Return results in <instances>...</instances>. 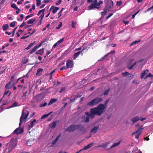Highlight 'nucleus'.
I'll list each match as a JSON object with an SVG mask.
<instances>
[{
  "label": "nucleus",
  "instance_id": "obj_1",
  "mask_svg": "<svg viewBox=\"0 0 153 153\" xmlns=\"http://www.w3.org/2000/svg\"><path fill=\"white\" fill-rule=\"evenodd\" d=\"M105 108V105L102 104H100L97 107L91 109L90 113L86 112L85 114L92 119L94 118V114H97L98 115H101Z\"/></svg>",
  "mask_w": 153,
  "mask_h": 153
},
{
  "label": "nucleus",
  "instance_id": "obj_2",
  "mask_svg": "<svg viewBox=\"0 0 153 153\" xmlns=\"http://www.w3.org/2000/svg\"><path fill=\"white\" fill-rule=\"evenodd\" d=\"M29 114V111L27 108H24L22 112V114L20 118L19 126H20L22 125V122L23 121L25 122L26 121V119Z\"/></svg>",
  "mask_w": 153,
  "mask_h": 153
},
{
  "label": "nucleus",
  "instance_id": "obj_3",
  "mask_svg": "<svg viewBox=\"0 0 153 153\" xmlns=\"http://www.w3.org/2000/svg\"><path fill=\"white\" fill-rule=\"evenodd\" d=\"M105 3L106 4L105 8L104 11L101 13V15L102 16H104L108 11H110L111 8L114 5L113 2L111 0H106Z\"/></svg>",
  "mask_w": 153,
  "mask_h": 153
},
{
  "label": "nucleus",
  "instance_id": "obj_4",
  "mask_svg": "<svg viewBox=\"0 0 153 153\" xmlns=\"http://www.w3.org/2000/svg\"><path fill=\"white\" fill-rule=\"evenodd\" d=\"M102 3V1H100L98 3H97V0H94L93 1L92 4L88 6V10H90L95 8L98 9L100 7V5Z\"/></svg>",
  "mask_w": 153,
  "mask_h": 153
},
{
  "label": "nucleus",
  "instance_id": "obj_5",
  "mask_svg": "<svg viewBox=\"0 0 153 153\" xmlns=\"http://www.w3.org/2000/svg\"><path fill=\"white\" fill-rule=\"evenodd\" d=\"M102 100L101 98L99 97H97L92 100L91 101L89 102L87 105L88 106H94L97 104Z\"/></svg>",
  "mask_w": 153,
  "mask_h": 153
},
{
  "label": "nucleus",
  "instance_id": "obj_6",
  "mask_svg": "<svg viewBox=\"0 0 153 153\" xmlns=\"http://www.w3.org/2000/svg\"><path fill=\"white\" fill-rule=\"evenodd\" d=\"M17 139H12L11 140L8 148L9 152L15 148L17 144Z\"/></svg>",
  "mask_w": 153,
  "mask_h": 153
},
{
  "label": "nucleus",
  "instance_id": "obj_7",
  "mask_svg": "<svg viewBox=\"0 0 153 153\" xmlns=\"http://www.w3.org/2000/svg\"><path fill=\"white\" fill-rule=\"evenodd\" d=\"M139 128L138 130L136 132H134L133 134V136L136 138H137L141 134V131L142 128L140 127V126H139Z\"/></svg>",
  "mask_w": 153,
  "mask_h": 153
},
{
  "label": "nucleus",
  "instance_id": "obj_8",
  "mask_svg": "<svg viewBox=\"0 0 153 153\" xmlns=\"http://www.w3.org/2000/svg\"><path fill=\"white\" fill-rule=\"evenodd\" d=\"M77 125H71L67 128L66 131L68 132H72L77 129Z\"/></svg>",
  "mask_w": 153,
  "mask_h": 153
},
{
  "label": "nucleus",
  "instance_id": "obj_9",
  "mask_svg": "<svg viewBox=\"0 0 153 153\" xmlns=\"http://www.w3.org/2000/svg\"><path fill=\"white\" fill-rule=\"evenodd\" d=\"M77 129H78L80 133L82 134L84 133L86 131V129L82 125H77Z\"/></svg>",
  "mask_w": 153,
  "mask_h": 153
},
{
  "label": "nucleus",
  "instance_id": "obj_10",
  "mask_svg": "<svg viewBox=\"0 0 153 153\" xmlns=\"http://www.w3.org/2000/svg\"><path fill=\"white\" fill-rule=\"evenodd\" d=\"M36 120L35 119L31 121L30 124L28 125V129L29 130L30 129L33 127L36 124Z\"/></svg>",
  "mask_w": 153,
  "mask_h": 153
},
{
  "label": "nucleus",
  "instance_id": "obj_11",
  "mask_svg": "<svg viewBox=\"0 0 153 153\" xmlns=\"http://www.w3.org/2000/svg\"><path fill=\"white\" fill-rule=\"evenodd\" d=\"M73 61L70 60L68 59L67 61L66 62V66L67 68H71L73 66Z\"/></svg>",
  "mask_w": 153,
  "mask_h": 153
},
{
  "label": "nucleus",
  "instance_id": "obj_12",
  "mask_svg": "<svg viewBox=\"0 0 153 153\" xmlns=\"http://www.w3.org/2000/svg\"><path fill=\"white\" fill-rule=\"evenodd\" d=\"M23 129L22 128H16L13 132L14 134H19L23 132Z\"/></svg>",
  "mask_w": 153,
  "mask_h": 153
},
{
  "label": "nucleus",
  "instance_id": "obj_13",
  "mask_svg": "<svg viewBox=\"0 0 153 153\" xmlns=\"http://www.w3.org/2000/svg\"><path fill=\"white\" fill-rule=\"evenodd\" d=\"M110 142H109L105 143L102 145H99L98 146V147H102L105 148L107 147V149H109L110 146L109 145Z\"/></svg>",
  "mask_w": 153,
  "mask_h": 153
},
{
  "label": "nucleus",
  "instance_id": "obj_14",
  "mask_svg": "<svg viewBox=\"0 0 153 153\" xmlns=\"http://www.w3.org/2000/svg\"><path fill=\"white\" fill-rule=\"evenodd\" d=\"M59 9V8L58 7L53 6L50 8V10H52V13L53 14H55L56 13L58 10Z\"/></svg>",
  "mask_w": 153,
  "mask_h": 153
},
{
  "label": "nucleus",
  "instance_id": "obj_15",
  "mask_svg": "<svg viewBox=\"0 0 153 153\" xmlns=\"http://www.w3.org/2000/svg\"><path fill=\"white\" fill-rule=\"evenodd\" d=\"M64 40V38L60 39L56 43H55L53 45V47L55 48L61 43H62Z\"/></svg>",
  "mask_w": 153,
  "mask_h": 153
},
{
  "label": "nucleus",
  "instance_id": "obj_16",
  "mask_svg": "<svg viewBox=\"0 0 153 153\" xmlns=\"http://www.w3.org/2000/svg\"><path fill=\"white\" fill-rule=\"evenodd\" d=\"M58 122V121H56L53 122L52 123H51L49 125V127L51 128H54Z\"/></svg>",
  "mask_w": 153,
  "mask_h": 153
},
{
  "label": "nucleus",
  "instance_id": "obj_17",
  "mask_svg": "<svg viewBox=\"0 0 153 153\" xmlns=\"http://www.w3.org/2000/svg\"><path fill=\"white\" fill-rule=\"evenodd\" d=\"M98 128V126H95L94 127L91 131L90 133L91 134H94L97 131Z\"/></svg>",
  "mask_w": 153,
  "mask_h": 153
},
{
  "label": "nucleus",
  "instance_id": "obj_18",
  "mask_svg": "<svg viewBox=\"0 0 153 153\" xmlns=\"http://www.w3.org/2000/svg\"><path fill=\"white\" fill-rule=\"evenodd\" d=\"M82 52H84V51H87L89 48V47L86 45V44L84 43L83 45L82 46Z\"/></svg>",
  "mask_w": 153,
  "mask_h": 153
},
{
  "label": "nucleus",
  "instance_id": "obj_19",
  "mask_svg": "<svg viewBox=\"0 0 153 153\" xmlns=\"http://www.w3.org/2000/svg\"><path fill=\"white\" fill-rule=\"evenodd\" d=\"M92 145H93L92 143H90V144L88 145L87 146L84 147L83 149H82L80 150V151H79V152L82 150H86L87 149H88L90 148L92 146Z\"/></svg>",
  "mask_w": 153,
  "mask_h": 153
},
{
  "label": "nucleus",
  "instance_id": "obj_20",
  "mask_svg": "<svg viewBox=\"0 0 153 153\" xmlns=\"http://www.w3.org/2000/svg\"><path fill=\"white\" fill-rule=\"evenodd\" d=\"M148 70H146L145 71H143L141 74L140 77L141 79H143V78L148 73Z\"/></svg>",
  "mask_w": 153,
  "mask_h": 153
},
{
  "label": "nucleus",
  "instance_id": "obj_21",
  "mask_svg": "<svg viewBox=\"0 0 153 153\" xmlns=\"http://www.w3.org/2000/svg\"><path fill=\"white\" fill-rule=\"evenodd\" d=\"M44 48L41 49L38 51L36 53V54H39L40 55H42L44 53Z\"/></svg>",
  "mask_w": 153,
  "mask_h": 153
},
{
  "label": "nucleus",
  "instance_id": "obj_22",
  "mask_svg": "<svg viewBox=\"0 0 153 153\" xmlns=\"http://www.w3.org/2000/svg\"><path fill=\"white\" fill-rule=\"evenodd\" d=\"M13 85L11 84V81H10L5 86V88L6 89H9Z\"/></svg>",
  "mask_w": 153,
  "mask_h": 153
},
{
  "label": "nucleus",
  "instance_id": "obj_23",
  "mask_svg": "<svg viewBox=\"0 0 153 153\" xmlns=\"http://www.w3.org/2000/svg\"><path fill=\"white\" fill-rule=\"evenodd\" d=\"M82 52L79 51L77 53H75L74 55L73 56V58L74 59H75L76 58H77Z\"/></svg>",
  "mask_w": 153,
  "mask_h": 153
},
{
  "label": "nucleus",
  "instance_id": "obj_24",
  "mask_svg": "<svg viewBox=\"0 0 153 153\" xmlns=\"http://www.w3.org/2000/svg\"><path fill=\"white\" fill-rule=\"evenodd\" d=\"M43 71V69L42 68H39L38 69L37 71V73H36V75L37 76H39L42 74V72Z\"/></svg>",
  "mask_w": 153,
  "mask_h": 153
},
{
  "label": "nucleus",
  "instance_id": "obj_25",
  "mask_svg": "<svg viewBox=\"0 0 153 153\" xmlns=\"http://www.w3.org/2000/svg\"><path fill=\"white\" fill-rule=\"evenodd\" d=\"M122 75L124 76H128V77H130L131 76V74H129L127 72H126L125 73H122Z\"/></svg>",
  "mask_w": 153,
  "mask_h": 153
},
{
  "label": "nucleus",
  "instance_id": "obj_26",
  "mask_svg": "<svg viewBox=\"0 0 153 153\" xmlns=\"http://www.w3.org/2000/svg\"><path fill=\"white\" fill-rule=\"evenodd\" d=\"M57 99H52L50 101L49 103L48 104V105H51L52 103L55 102L56 101Z\"/></svg>",
  "mask_w": 153,
  "mask_h": 153
},
{
  "label": "nucleus",
  "instance_id": "obj_27",
  "mask_svg": "<svg viewBox=\"0 0 153 153\" xmlns=\"http://www.w3.org/2000/svg\"><path fill=\"white\" fill-rule=\"evenodd\" d=\"M36 20L35 19H32L29 20L27 22V23L28 24H32Z\"/></svg>",
  "mask_w": 153,
  "mask_h": 153
},
{
  "label": "nucleus",
  "instance_id": "obj_28",
  "mask_svg": "<svg viewBox=\"0 0 153 153\" xmlns=\"http://www.w3.org/2000/svg\"><path fill=\"white\" fill-rule=\"evenodd\" d=\"M35 42H34L33 43H30L29 45L25 48V49L26 50H29L34 45V43Z\"/></svg>",
  "mask_w": 153,
  "mask_h": 153
},
{
  "label": "nucleus",
  "instance_id": "obj_29",
  "mask_svg": "<svg viewBox=\"0 0 153 153\" xmlns=\"http://www.w3.org/2000/svg\"><path fill=\"white\" fill-rule=\"evenodd\" d=\"M120 142L121 141H119L117 142L114 143L112 145L110 146V148H111L112 147H114L118 146L120 143Z\"/></svg>",
  "mask_w": 153,
  "mask_h": 153
},
{
  "label": "nucleus",
  "instance_id": "obj_30",
  "mask_svg": "<svg viewBox=\"0 0 153 153\" xmlns=\"http://www.w3.org/2000/svg\"><path fill=\"white\" fill-rule=\"evenodd\" d=\"M36 47H33L31 50L29 51V53L30 54L33 53L35 52L37 50Z\"/></svg>",
  "mask_w": 153,
  "mask_h": 153
},
{
  "label": "nucleus",
  "instance_id": "obj_31",
  "mask_svg": "<svg viewBox=\"0 0 153 153\" xmlns=\"http://www.w3.org/2000/svg\"><path fill=\"white\" fill-rule=\"evenodd\" d=\"M140 119V118L138 117H134L132 120H131L133 122V123L137 121Z\"/></svg>",
  "mask_w": 153,
  "mask_h": 153
},
{
  "label": "nucleus",
  "instance_id": "obj_32",
  "mask_svg": "<svg viewBox=\"0 0 153 153\" xmlns=\"http://www.w3.org/2000/svg\"><path fill=\"white\" fill-rule=\"evenodd\" d=\"M3 29L4 30H6L8 28V24L4 25L2 26Z\"/></svg>",
  "mask_w": 153,
  "mask_h": 153
},
{
  "label": "nucleus",
  "instance_id": "obj_33",
  "mask_svg": "<svg viewBox=\"0 0 153 153\" xmlns=\"http://www.w3.org/2000/svg\"><path fill=\"white\" fill-rule=\"evenodd\" d=\"M52 113V112H51L47 114H44L41 117V119H43L48 117Z\"/></svg>",
  "mask_w": 153,
  "mask_h": 153
},
{
  "label": "nucleus",
  "instance_id": "obj_34",
  "mask_svg": "<svg viewBox=\"0 0 153 153\" xmlns=\"http://www.w3.org/2000/svg\"><path fill=\"white\" fill-rule=\"evenodd\" d=\"M24 30H19L18 32L16 33V34L17 35V37H19L20 35V34H21L23 32Z\"/></svg>",
  "mask_w": 153,
  "mask_h": 153
},
{
  "label": "nucleus",
  "instance_id": "obj_35",
  "mask_svg": "<svg viewBox=\"0 0 153 153\" xmlns=\"http://www.w3.org/2000/svg\"><path fill=\"white\" fill-rule=\"evenodd\" d=\"M33 143V142L31 140H28L27 143L26 144L27 145L29 146H30Z\"/></svg>",
  "mask_w": 153,
  "mask_h": 153
},
{
  "label": "nucleus",
  "instance_id": "obj_36",
  "mask_svg": "<svg viewBox=\"0 0 153 153\" xmlns=\"http://www.w3.org/2000/svg\"><path fill=\"white\" fill-rule=\"evenodd\" d=\"M26 94H27V92L26 91L25 92L23 93L22 98L23 99V100H25L26 99Z\"/></svg>",
  "mask_w": 153,
  "mask_h": 153
},
{
  "label": "nucleus",
  "instance_id": "obj_37",
  "mask_svg": "<svg viewBox=\"0 0 153 153\" xmlns=\"http://www.w3.org/2000/svg\"><path fill=\"white\" fill-rule=\"evenodd\" d=\"M16 22H13L10 24V26L11 27H13L15 26Z\"/></svg>",
  "mask_w": 153,
  "mask_h": 153
},
{
  "label": "nucleus",
  "instance_id": "obj_38",
  "mask_svg": "<svg viewBox=\"0 0 153 153\" xmlns=\"http://www.w3.org/2000/svg\"><path fill=\"white\" fill-rule=\"evenodd\" d=\"M140 42V40H138V41H134L130 45L131 46L135 44H137L138 43Z\"/></svg>",
  "mask_w": 153,
  "mask_h": 153
},
{
  "label": "nucleus",
  "instance_id": "obj_39",
  "mask_svg": "<svg viewBox=\"0 0 153 153\" xmlns=\"http://www.w3.org/2000/svg\"><path fill=\"white\" fill-rule=\"evenodd\" d=\"M65 88H62L61 90L59 91L60 93H64L65 92Z\"/></svg>",
  "mask_w": 153,
  "mask_h": 153
},
{
  "label": "nucleus",
  "instance_id": "obj_40",
  "mask_svg": "<svg viewBox=\"0 0 153 153\" xmlns=\"http://www.w3.org/2000/svg\"><path fill=\"white\" fill-rule=\"evenodd\" d=\"M62 22H59V24L58 25L57 27H56V28L57 29H59L62 26Z\"/></svg>",
  "mask_w": 153,
  "mask_h": 153
},
{
  "label": "nucleus",
  "instance_id": "obj_41",
  "mask_svg": "<svg viewBox=\"0 0 153 153\" xmlns=\"http://www.w3.org/2000/svg\"><path fill=\"white\" fill-rule=\"evenodd\" d=\"M44 16V12H43L41 13V14L40 16H39V18L41 19L40 20V21H41L43 19V18Z\"/></svg>",
  "mask_w": 153,
  "mask_h": 153
},
{
  "label": "nucleus",
  "instance_id": "obj_42",
  "mask_svg": "<svg viewBox=\"0 0 153 153\" xmlns=\"http://www.w3.org/2000/svg\"><path fill=\"white\" fill-rule=\"evenodd\" d=\"M45 11V9H43L42 10H40L38 12V14H37V15L39 16L40 14H41V13H42L43 12H44Z\"/></svg>",
  "mask_w": 153,
  "mask_h": 153
},
{
  "label": "nucleus",
  "instance_id": "obj_43",
  "mask_svg": "<svg viewBox=\"0 0 153 153\" xmlns=\"http://www.w3.org/2000/svg\"><path fill=\"white\" fill-rule=\"evenodd\" d=\"M11 7L13 8H15L16 9H18V8L16 7V5L15 4H13L11 5Z\"/></svg>",
  "mask_w": 153,
  "mask_h": 153
},
{
  "label": "nucleus",
  "instance_id": "obj_44",
  "mask_svg": "<svg viewBox=\"0 0 153 153\" xmlns=\"http://www.w3.org/2000/svg\"><path fill=\"white\" fill-rule=\"evenodd\" d=\"M17 102H15L11 105L10 107L11 108L16 106H17Z\"/></svg>",
  "mask_w": 153,
  "mask_h": 153
},
{
  "label": "nucleus",
  "instance_id": "obj_45",
  "mask_svg": "<svg viewBox=\"0 0 153 153\" xmlns=\"http://www.w3.org/2000/svg\"><path fill=\"white\" fill-rule=\"evenodd\" d=\"M153 77V75H152L151 74L149 73V74L147 75L144 78V79H146L148 77Z\"/></svg>",
  "mask_w": 153,
  "mask_h": 153
},
{
  "label": "nucleus",
  "instance_id": "obj_46",
  "mask_svg": "<svg viewBox=\"0 0 153 153\" xmlns=\"http://www.w3.org/2000/svg\"><path fill=\"white\" fill-rule=\"evenodd\" d=\"M41 0H36V5L37 6H39L40 5L41 3Z\"/></svg>",
  "mask_w": 153,
  "mask_h": 153
},
{
  "label": "nucleus",
  "instance_id": "obj_47",
  "mask_svg": "<svg viewBox=\"0 0 153 153\" xmlns=\"http://www.w3.org/2000/svg\"><path fill=\"white\" fill-rule=\"evenodd\" d=\"M17 28V27H16V28H15L14 30H13V31L12 32V37H13L14 35V34H15V31H16V28Z\"/></svg>",
  "mask_w": 153,
  "mask_h": 153
},
{
  "label": "nucleus",
  "instance_id": "obj_48",
  "mask_svg": "<svg viewBox=\"0 0 153 153\" xmlns=\"http://www.w3.org/2000/svg\"><path fill=\"white\" fill-rule=\"evenodd\" d=\"M33 15V14H30V15L27 16L25 18V20H27L28 18L32 17Z\"/></svg>",
  "mask_w": 153,
  "mask_h": 153
},
{
  "label": "nucleus",
  "instance_id": "obj_49",
  "mask_svg": "<svg viewBox=\"0 0 153 153\" xmlns=\"http://www.w3.org/2000/svg\"><path fill=\"white\" fill-rule=\"evenodd\" d=\"M55 72V70H53L51 72L49 75L50 76V79H52V74L54 73Z\"/></svg>",
  "mask_w": 153,
  "mask_h": 153
},
{
  "label": "nucleus",
  "instance_id": "obj_50",
  "mask_svg": "<svg viewBox=\"0 0 153 153\" xmlns=\"http://www.w3.org/2000/svg\"><path fill=\"white\" fill-rule=\"evenodd\" d=\"M76 25V22H73V21L72 22L71 25H72V27L73 28H74L75 27V25Z\"/></svg>",
  "mask_w": 153,
  "mask_h": 153
},
{
  "label": "nucleus",
  "instance_id": "obj_51",
  "mask_svg": "<svg viewBox=\"0 0 153 153\" xmlns=\"http://www.w3.org/2000/svg\"><path fill=\"white\" fill-rule=\"evenodd\" d=\"M153 11V5L150 8H149L147 10V11H149L150 10Z\"/></svg>",
  "mask_w": 153,
  "mask_h": 153
},
{
  "label": "nucleus",
  "instance_id": "obj_52",
  "mask_svg": "<svg viewBox=\"0 0 153 153\" xmlns=\"http://www.w3.org/2000/svg\"><path fill=\"white\" fill-rule=\"evenodd\" d=\"M109 91V90H108V89H107V90H106L105 91L104 93V95H107L108 94Z\"/></svg>",
  "mask_w": 153,
  "mask_h": 153
},
{
  "label": "nucleus",
  "instance_id": "obj_53",
  "mask_svg": "<svg viewBox=\"0 0 153 153\" xmlns=\"http://www.w3.org/2000/svg\"><path fill=\"white\" fill-rule=\"evenodd\" d=\"M27 77V78H28V74H27L26 75H24V76H22V77H20L18 79H17V82L20 79H21L22 78H24V77Z\"/></svg>",
  "mask_w": 153,
  "mask_h": 153
},
{
  "label": "nucleus",
  "instance_id": "obj_54",
  "mask_svg": "<svg viewBox=\"0 0 153 153\" xmlns=\"http://www.w3.org/2000/svg\"><path fill=\"white\" fill-rule=\"evenodd\" d=\"M47 103L46 102H45L43 104H41L40 105V107H44V106H45L47 105Z\"/></svg>",
  "mask_w": 153,
  "mask_h": 153
},
{
  "label": "nucleus",
  "instance_id": "obj_55",
  "mask_svg": "<svg viewBox=\"0 0 153 153\" xmlns=\"http://www.w3.org/2000/svg\"><path fill=\"white\" fill-rule=\"evenodd\" d=\"M43 42L41 43L38 46L36 45L35 47H36L37 49L39 48L42 45Z\"/></svg>",
  "mask_w": 153,
  "mask_h": 153
},
{
  "label": "nucleus",
  "instance_id": "obj_56",
  "mask_svg": "<svg viewBox=\"0 0 153 153\" xmlns=\"http://www.w3.org/2000/svg\"><path fill=\"white\" fill-rule=\"evenodd\" d=\"M26 23L25 22H23L22 23L20 26L19 27L20 28H22L23 26H25V25Z\"/></svg>",
  "mask_w": 153,
  "mask_h": 153
},
{
  "label": "nucleus",
  "instance_id": "obj_57",
  "mask_svg": "<svg viewBox=\"0 0 153 153\" xmlns=\"http://www.w3.org/2000/svg\"><path fill=\"white\" fill-rule=\"evenodd\" d=\"M9 92V91L8 90H6L4 94V96H5V95H7V94H8V93Z\"/></svg>",
  "mask_w": 153,
  "mask_h": 153
},
{
  "label": "nucleus",
  "instance_id": "obj_58",
  "mask_svg": "<svg viewBox=\"0 0 153 153\" xmlns=\"http://www.w3.org/2000/svg\"><path fill=\"white\" fill-rule=\"evenodd\" d=\"M122 4V2L121 1H117L116 3V5H120Z\"/></svg>",
  "mask_w": 153,
  "mask_h": 153
},
{
  "label": "nucleus",
  "instance_id": "obj_59",
  "mask_svg": "<svg viewBox=\"0 0 153 153\" xmlns=\"http://www.w3.org/2000/svg\"><path fill=\"white\" fill-rule=\"evenodd\" d=\"M61 136V134H60L59 135H58L55 138V140L56 141H57L58 140H59V138Z\"/></svg>",
  "mask_w": 153,
  "mask_h": 153
},
{
  "label": "nucleus",
  "instance_id": "obj_60",
  "mask_svg": "<svg viewBox=\"0 0 153 153\" xmlns=\"http://www.w3.org/2000/svg\"><path fill=\"white\" fill-rule=\"evenodd\" d=\"M62 2V1L61 0H59L56 3V4L57 5H59Z\"/></svg>",
  "mask_w": 153,
  "mask_h": 153
},
{
  "label": "nucleus",
  "instance_id": "obj_61",
  "mask_svg": "<svg viewBox=\"0 0 153 153\" xmlns=\"http://www.w3.org/2000/svg\"><path fill=\"white\" fill-rule=\"evenodd\" d=\"M89 121V116L86 117V118H85V122H88Z\"/></svg>",
  "mask_w": 153,
  "mask_h": 153
},
{
  "label": "nucleus",
  "instance_id": "obj_62",
  "mask_svg": "<svg viewBox=\"0 0 153 153\" xmlns=\"http://www.w3.org/2000/svg\"><path fill=\"white\" fill-rule=\"evenodd\" d=\"M112 15H113V13H110L109 14L108 16H107V17H106V19H108Z\"/></svg>",
  "mask_w": 153,
  "mask_h": 153
},
{
  "label": "nucleus",
  "instance_id": "obj_63",
  "mask_svg": "<svg viewBox=\"0 0 153 153\" xmlns=\"http://www.w3.org/2000/svg\"><path fill=\"white\" fill-rule=\"evenodd\" d=\"M68 68H67V66H66V67L64 66L62 67V68H60V70L62 71L63 70L66 69Z\"/></svg>",
  "mask_w": 153,
  "mask_h": 153
},
{
  "label": "nucleus",
  "instance_id": "obj_64",
  "mask_svg": "<svg viewBox=\"0 0 153 153\" xmlns=\"http://www.w3.org/2000/svg\"><path fill=\"white\" fill-rule=\"evenodd\" d=\"M57 141H56L55 140L54 141H53L52 143V145H55Z\"/></svg>",
  "mask_w": 153,
  "mask_h": 153
}]
</instances>
